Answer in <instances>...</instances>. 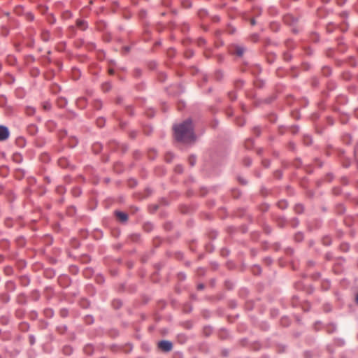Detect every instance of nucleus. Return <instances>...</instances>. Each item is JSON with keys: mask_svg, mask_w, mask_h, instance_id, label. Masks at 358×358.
<instances>
[{"mask_svg": "<svg viewBox=\"0 0 358 358\" xmlns=\"http://www.w3.org/2000/svg\"><path fill=\"white\" fill-rule=\"evenodd\" d=\"M174 136L178 141L182 143H192L195 141L192 122L190 119L173 127Z\"/></svg>", "mask_w": 358, "mask_h": 358, "instance_id": "obj_1", "label": "nucleus"}, {"mask_svg": "<svg viewBox=\"0 0 358 358\" xmlns=\"http://www.w3.org/2000/svg\"><path fill=\"white\" fill-rule=\"evenodd\" d=\"M159 348L164 352H169L172 350V343L169 341H161L158 344Z\"/></svg>", "mask_w": 358, "mask_h": 358, "instance_id": "obj_2", "label": "nucleus"}, {"mask_svg": "<svg viewBox=\"0 0 358 358\" xmlns=\"http://www.w3.org/2000/svg\"><path fill=\"white\" fill-rule=\"evenodd\" d=\"M9 136L8 129L5 127L0 125V141H3L6 140Z\"/></svg>", "mask_w": 358, "mask_h": 358, "instance_id": "obj_3", "label": "nucleus"}, {"mask_svg": "<svg viewBox=\"0 0 358 358\" xmlns=\"http://www.w3.org/2000/svg\"><path fill=\"white\" fill-rule=\"evenodd\" d=\"M116 215L122 222H126L128 219L127 215L123 212H117Z\"/></svg>", "mask_w": 358, "mask_h": 358, "instance_id": "obj_4", "label": "nucleus"}, {"mask_svg": "<svg viewBox=\"0 0 358 358\" xmlns=\"http://www.w3.org/2000/svg\"><path fill=\"white\" fill-rule=\"evenodd\" d=\"M77 25L82 30L85 29L87 27L86 22L85 21H78Z\"/></svg>", "mask_w": 358, "mask_h": 358, "instance_id": "obj_5", "label": "nucleus"}, {"mask_svg": "<svg viewBox=\"0 0 358 358\" xmlns=\"http://www.w3.org/2000/svg\"><path fill=\"white\" fill-rule=\"evenodd\" d=\"M189 161V164L192 166H193L196 163V159L194 157H190Z\"/></svg>", "mask_w": 358, "mask_h": 358, "instance_id": "obj_6", "label": "nucleus"}, {"mask_svg": "<svg viewBox=\"0 0 358 358\" xmlns=\"http://www.w3.org/2000/svg\"><path fill=\"white\" fill-rule=\"evenodd\" d=\"M244 49L242 48H238L237 49V55L241 56L243 54Z\"/></svg>", "mask_w": 358, "mask_h": 358, "instance_id": "obj_7", "label": "nucleus"}, {"mask_svg": "<svg viewBox=\"0 0 358 358\" xmlns=\"http://www.w3.org/2000/svg\"><path fill=\"white\" fill-rule=\"evenodd\" d=\"M43 107L45 110H50L51 108V106L49 103L47 102V103H44Z\"/></svg>", "mask_w": 358, "mask_h": 358, "instance_id": "obj_8", "label": "nucleus"}, {"mask_svg": "<svg viewBox=\"0 0 358 358\" xmlns=\"http://www.w3.org/2000/svg\"><path fill=\"white\" fill-rule=\"evenodd\" d=\"M198 287H199V289H203V288L204 287V286H203V285H199L198 286Z\"/></svg>", "mask_w": 358, "mask_h": 358, "instance_id": "obj_9", "label": "nucleus"}, {"mask_svg": "<svg viewBox=\"0 0 358 358\" xmlns=\"http://www.w3.org/2000/svg\"><path fill=\"white\" fill-rule=\"evenodd\" d=\"M356 303L358 304V293H357V295L356 296Z\"/></svg>", "mask_w": 358, "mask_h": 358, "instance_id": "obj_10", "label": "nucleus"}, {"mask_svg": "<svg viewBox=\"0 0 358 358\" xmlns=\"http://www.w3.org/2000/svg\"><path fill=\"white\" fill-rule=\"evenodd\" d=\"M252 24H255V20H252Z\"/></svg>", "mask_w": 358, "mask_h": 358, "instance_id": "obj_11", "label": "nucleus"}, {"mask_svg": "<svg viewBox=\"0 0 358 358\" xmlns=\"http://www.w3.org/2000/svg\"><path fill=\"white\" fill-rule=\"evenodd\" d=\"M251 164V162L249 161L248 163V165H250Z\"/></svg>", "mask_w": 358, "mask_h": 358, "instance_id": "obj_12", "label": "nucleus"}, {"mask_svg": "<svg viewBox=\"0 0 358 358\" xmlns=\"http://www.w3.org/2000/svg\"><path fill=\"white\" fill-rule=\"evenodd\" d=\"M106 85L108 86V87H110V85L108 83H106Z\"/></svg>", "mask_w": 358, "mask_h": 358, "instance_id": "obj_13", "label": "nucleus"}]
</instances>
